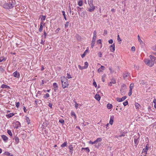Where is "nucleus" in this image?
<instances>
[{"mask_svg":"<svg viewBox=\"0 0 156 156\" xmlns=\"http://www.w3.org/2000/svg\"><path fill=\"white\" fill-rule=\"evenodd\" d=\"M86 55V53H85V51L83 53V54L81 55V57L83 58L85 56V55Z\"/></svg>","mask_w":156,"mask_h":156,"instance_id":"obj_60","label":"nucleus"},{"mask_svg":"<svg viewBox=\"0 0 156 156\" xmlns=\"http://www.w3.org/2000/svg\"><path fill=\"white\" fill-rule=\"evenodd\" d=\"M53 87L55 88L54 91H56L58 88V85L57 83H53Z\"/></svg>","mask_w":156,"mask_h":156,"instance_id":"obj_14","label":"nucleus"},{"mask_svg":"<svg viewBox=\"0 0 156 156\" xmlns=\"http://www.w3.org/2000/svg\"><path fill=\"white\" fill-rule=\"evenodd\" d=\"M43 22H41L40 24V27L39 29V31L41 32L43 30Z\"/></svg>","mask_w":156,"mask_h":156,"instance_id":"obj_13","label":"nucleus"},{"mask_svg":"<svg viewBox=\"0 0 156 156\" xmlns=\"http://www.w3.org/2000/svg\"><path fill=\"white\" fill-rule=\"evenodd\" d=\"M153 49L155 51H156V45H154L153 48Z\"/></svg>","mask_w":156,"mask_h":156,"instance_id":"obj_62","label":"nucleus"},{"mask_svg":"<svg viewBox=\"0 0 156 156\" xmlns=\"http://www.w3.org/2000/svg\"><path fill=\"white\" fill-rule=\"evenodd\" d=\"M7 133L10 136H12V132L10 130H8L7 131Z\"/></svg>","mask_w":156,"mask_h":156,"instance_id":"obj_36","label":"nucleus"},{"mask_svg":"<svg viewBox=\"0 0 156 156\" xmlns=\"http://www.w3.org/2000/svg\"><path fill=\"white\" fill-rule=\"evenodd\" d=\"M129 73H128L125 72L123 74V77L124 79H125L127 76H129Z\"/></svg>","mask_w":156,"mask_h":156,"instance_id":"obj_17","label":"nucleus"},{"mask_svg":"<svg viewBox=\"0 0 156 156\" xmlns=\"http://www.w3.org/2000/svg\"><path fill=\"white\" fill-rule=\"evenodd\" d=\"M67 76L66 77H67V78L69 79H71L72 78V77H71V75H70V74L69 73H67Z\"/></svg>","mask_w":156,"mask_h":156,"instance_id":"obj_31","label":"nucleus"},{"mask_svg":"<svg viewBox=\"0 0 156 156\" xmlns=\"http://www.w3.org/2000/svg\"><path fill=\"white\" fill-rule=\"evenodd\" d=\"M78 5L79 6H82L83 5V2L81 0H80L78 2Z\"/></svg>","mask_w":156,"mask_h":156,"instance_id":"obj_27","label":"nucleus"},{"mask_svg":"<svg viewBox=\"0 0 156 156\" xmlns=\"http://www.w3.org/2000/svg\"><path fill=\"white\" fill-rule=\"evenodd\" d=\"M144 61L145 64L150 67H152L153 66V63L151 62V60L148 59H145Z\"/></svg>","mask_w":156,"mask_h":156,"instance_id":"obj_3","label":"nucleus"},{"mask_svg":"<svg viewBox=\"0 0 156 156\" xmlns=\"http://www.w3.org/2000/svg\"><path fill=\"white\" fill-rule=\"evenodd\" d=\"M62 14H63V16H64V18L65 19V20H66L67 19H66V14H65V12L64 11H62Z\"/></svg>","mask_w":156,"mask_h":156,"instance_id":"obj_30","label":"nucleus"},{"mask_svg":"<svg viewBox=\"0 0 156 156\" xmlns=\"http://www.w3.org/2000/svg\"><path fill=\"white\" fill-rule=\"evenodd\" d=\"M13 76L14 77L18 78L19 77L20 75L19 73H17V71H16L13 73Z\"/></svg>","mask_w":156,"mask_h":156,"instance_id":"obj_12","label":"nucleus"},{"mask_svg":"<svg viewBox=\"0 0 156 156\" xmlns=\"http://www.w3.org/2000/svg\"><path fill=\"white\" fill-rule=\"evenodd\" d=\"M14 4L11 3H6L3 5V7L4 8L7 9H11L14 7Z\"/></svg>","mask_w":156,"mask_h":156,"instance_id":"obj_2","label":"nucleus"},{"mask_svg":"<svg viewBox=\"0 0 156 156\" xmlns=\"http://www.w3.org/2000/svg\"><path fill=\"white\" fill-rule=\"evenodd\" d=\"M20 105V103L19 102H18L16 103V106L17 108H18Z\"/></svg>","mask_w":156,"mask_h":156,"instance_id":"obj_54","label":"nucleus"},{"mask_svg":"<svg viewBox=\"0 0 156 156\" xmlns=\"http://www.w3.org/2000/svg\"><path fill=\"white\" fill-rule=\"evenodd\" d=\"M26 120L28 124L30 123V120L28 118H27Z\"/></svg>","mask_w":156,"mask_h":156,"instance_id":"obj_50","label":"nucleus"},{"mask_svg":"<svg viewBox=\"0 0 156 156\" xmlns=\"http://www.w3.org/2000/svg\"><path fill=\"white\" fill-rule=\"evenodd\" d=\"M4 59V57H0V62H2L3 60Z\"/></svg>","mask_w":156,"mask_h":156,"instance_id":"obj_56","label":"nucleus"},{"mask_svg":"<svg viewBox=\"0 0 156 156\" xmlns=\"http://www.w3.org/2000/svg\"><path fill=\"white\" fill-rule=\"evenodd\" d=\"M133 83H131L129 86V90H132V89L133 87Z\"/></svg>","mask_w":156,"mask_h":156,"instance_id":"obj_28","label":"nucleus"},{"mask_svg":"<svg viewBox=\"0 0 156 156\" xmlns=\"http://www.w3.org/2000/svg\"><path fill=\"white\" fill-rule=\"evenodd\" d=\"M153 102L154 103V105L156 104V99H154Z\"/></svg>","mask_w":156,"mask_h":156,"instance_id":"obj_64","label":"nucleus"},{"mask_svg":"<svg viewBox=\"0 0 156 156\" xmlns=\"http://www.w3.org/2000/svg\"><path fill=\"white\" fill-rule=\"evenodd\" d=\"M14 115V114L13 113H10L9 114H8V115H6L7 117L10 118V117H11L13 116Z\"/></svg>","mask_w":156,"mask_h":156,"instance_id":"obj_23","label":"nucleus"},{"mask_svg":"<svg viewBox=\"0 0 156 156\" xmlns=\"http://www.w3.org/2000/svg\"><path fill=\"white\" fill-rule=\"evenodd\" d=\"M113 41L112 39H110L108 41V42L109 44H112L113 43Z\"/></svg>","mask_w":156,"mask_h":156,"instance_id":"obj_58","label":"nucleus"},{"mask_svg":"<svg viewBox=\"0 0 156 156\" xmlns=\"http://www.w3.org/2000/svg\"><path fill=\"white\" fill-rule=\"evenodd\" d=\"M69 148L70 150V152H72L73 149V147L72 146H70L69 147Z\"/></svg>","mask_w":156,"mask_h":156,"instance_id":"obj_40","label":"nucleus"},{"mask_svg":"<svg viewBox=\"0 0 156 156\" xmlns=\"http://www.w3.org/2000/svg\"><path fill=\"white\" fill-rule=\"evenodd\" d=\"M69 13H71L72 12V11H71V7H70V5H69Z\"/></svg>","mask_w":156,"mask_h":156,"instance_id":"obj_61","label":"nucleus"},{"mask_svg":"<svg viewBox=\"0 0 156 156\" xmlns=\"http://www.w3.org/2000/svg\"><path fill=\"white\" fill-rule=\"evenodd\" d=\"M61 82L62 83V86L63 88L67 87L69 85L68 80L67 79L66 77L63 76L61 77Z\"/></svg>","mask_w":156,"mask_h":156,"instance_id":"obj_1","label":"nucleus"},{"mask_svg":"<svg viewBox=\"0 0 156 156\" xmlns=\"http://www.w3.org/2000/svg\"><path fill=\"white\" fill-rule=\"evenodd\" d=\"M78 67L81 70H82L83 69H84L83 68V67H81L80 65H78Z\"/></svg>","mask_w":156,"mask_h":156,"instance_id":"obj_57","label":"nucleus"},{"mask_svg":"<svg viewBox=\"0 0 156 156\" xmlns=\"http://www.w3.org/2000/svg\"><path fill=\"white\" fill-rule=\"evenodd\" d=\"M132 90H129V93L128 95L129 96H130L132 94Z\"/></svg>","mask_w":156,"mask_h":156,"instance_id":"obj_44","label":"nucleus"},{"mask_svg":"<svg viewBox=\"0 0 156 156\" xmlns=\"http://www.w3.org/2000/svg\"><path fill=\"white\" fill-rule=\"evenodd\" d=\"M78 104L76 102H75V108L76 109H77L78 107Z\"/></svg>","mask_w":156,"mask_h":156,"instance_id":"obj_53","label":"nucleus"},{"mask_svg":"<svg viewBox=\"0 0 156 156\" xmlns=\"http://www.w3.org/2000/svg\"><path fill=\"white\" fill-rule=\"evenodd\" d=\"M148 144H147L145 147V148H144L142 151V152H147L148 150V147H147Z\"/></svg>","mask_w":156,"mask_h":156,"instance_id":"obj_20","label":"nucleus"},{"mask_svg":"<svg viewBox=\"0 0 156 156\" xmlns=\"http://www.w3.org/2000/svg\"><path fill=\"white\" fill-rule=\"evenodd\" d=\"M102 139L101 138H98L95 140L96 143H97L98 142H100L101 140Z\"/></svg>","mask_w":156,"mask_h":156,"instance_id":"obj_37","label":"nucleus"},{"mask_svg":"<svg viewBox=\"0 0 156 156\" xmlns=\"http://www.w3.org/2000/svg\"><path fill=\"white\" fill-rule=\"evenodd\" d=\"M97 43L98 44H101V39H99L97 41Z\"/></svg>","mask_w":156,"mask_h":156,"instance_id":"obj_48","label":"nucleus"},{"mask_svg":"<svg viewBox=\"0 0 156 156\" xmlns=\"http://www.w3.org/2000/svg\"><path fill=\"white\" fill-rule=\"evenodd\" d=\"M77 11L78 12L79 14V12H80L81 10V8L79 7H77Z\"/></svg>","mask_w":156,"mask_h":156,"instance_id":"obj_46","label":"nucleus"},{"mask_svg":"<svg viewBox=\"0 0 156 156\" xmlns=\"http://www.w3.org/2000/svg\"><path fill=\"white\" fill-rule=\"evenodd\" d=\"M149 57L151 59V62L153 63V64L154 65V63H155L154 62L155 61V60L154 58H156L154 57V56H153L151 55H150L149 56Z\"/></svg>","mask_w":156,"mask_h":156,"instance_id":"obj_9","label":"nucleus"},{"mask_svg":"<svg viewBox=\"0 0 156 156\" xmlns=\"http://www.w3.org/2000/svg\"><path fill=\"white\" fill-rule=\"evenodd\" d=\"M110 50L112 52L114 51L115 50V45L114 44L111 45Z\"/></svg>","mask_w":156,"mask_h":156,"instance_id":"obj_11","label":"nucleus"},{"mask_svg":"<svg viewBox=\"0 0 156 156\" xmlns=\"http://www.w3.org/2000/svg\"><path fill=\"white\" fill-rule=\"evenodd\" d=\"M93 0H88V3L89 5L93 4Z\"/></svg>","mask_w":156,"mask_h":156,"instance_id":"obj_32","label":"nucleus"},{"mask_svg":"<svg viewBox=\"0 0 156 156\" xmlns=\"http://www.w3.org/2000/svg\"><path fill=\"white\" fill-rule=\"evenodd\" d=\"M98 55L99 57H102V54L101 52H99L98 53Z\"/></svg>","mask_w":156,"mask_h":156,"instance_id":"obj_42","label":"nucleus"},{"mask_svg":"<svg viewBox=\"0 0 156 156\" xmlns=\"http://www.w3.org/2000/svg\"><path fill=\"white\" fill-rule=\"evenodd\" d=\"M4 154H6V155H9V156H10V153L8 152H5L4 153Z\"/></svg>","mask_w":156,"mask_h":156,"instance_id":"obj_55","label":"nucleus"},{"mask_svg":"<svg viewBox=\"0 0 156 156\" xmlns=\"http://www.w3.org/2000/svg\"><path fill=\"white\" fill-rule=\"evenodd\" d=\"M105 68V67L104 66H101V68H99L98 69V71L99 72H102V70H103Z\"/></svg>","mask_w":156,"mask_h":156,"instance_id":"obj_21","label":"nucleus"},{"mask_svg":"<svg viewBox=\"0 0 156 156\" xmlns=\"http://www.w3.org/2000/svg\"><path fill=\"white\" fill-rule=\"evenodd\" d=\"M95 98L99 101L100 99V96L99 94H96L95 96Z\"/></svg>","mask_w":156,"mask_h":156,"instance_id":"obj_18","label":"nucleus"},{"mask_svg":"<svg viewBox=\"0 0 156 156\" xmlns=\"http://www.w3.org/2000/svg\"><path fill=\"white\" fill-rule=\"evenodd\" d=\"M126 86L125 84H123L121 87L120 89V92L122 94H124L125 90L126 89Z\"/></svg>","mask_w":156,"mask_h":156,"instance_id":"obj_4","label":"nucleus"},{"mask_svg":"<svg viewBox=\"0 0 156 156\" xmlns=\"http://www.w3.org/2000/svg\"><path fill=\"white\" fill-rule=\"evenodd\" d=\"M59 122L62 124H63L64 122V120L62 119H60L59 120Z\"/></svg>","mask_w":156,"mask_h":156,"instance_id":"obj_34","label":"nucleus"},{"mask_svg":"<svg viewBox=\"0 0 156 156\" xmlns=\"http://www.w3.org/2000/svg\"><path fill=\"white\" fill-rule=\"evenodd\" d=\"M93 37H96V31H94V32Z\"/></svg>","mask_w":156,"mask_h":156,"instance_id":"obj_52","label":"nucleus"},{"mask_svg":"<svg viewBox=\"0 0 156 156\" xmlns=\"http://www.w3.org/2000/svg\"><path fill=\"white\" fill-rule=\"evenodd\" d=\"M88 65V64L87 62H86L84 63V66H83V68L84 69H86L87 68Z\"/></svg>","mask_w":156,"mask_h":156,"instance_id":"obj_22","label":"nucleus"},{"mask_svg":"<svg viewBox=\"0 0 156 156\" xmlns=\"http://www.w3.org/2000/svg\"><path fill=\"white\" fill-rule=\"evenodd\" d=\"M139 138V135L137 136H135L134 139V142L136 145H137L139 141L138 140Z\"/></svg>","mask_w":156,"mask_h":156,"instance_id":"obj_8","label":"nucleus"},{"mask_svg":"<svg viewBox=\"0 0 156 156\" xmlns=\"http://www.w3.org/2000/svg\"><path fill=\"white\" fill-rule=\"evenodd\" d=\"M50 95L49 94L47 93L44 96V98H45L47 99V98L49 97Z\"/></svg>","mask_w":156,"mask_h":156,"instance_id":"obj_29","label":"nucleus"},{"mask_svg":"<svg viewBox=\"0 0 156 156\" xmlns=\"http://www.w3.org/2000/svg\"><path fill=\"white\" fill-rule=\"evenodd\" d=\"M135 106L136 108H138L139 106H140V105L138 104V103H136L135 104Z\"/></svg>","mask_w":156,"mask_h":156,"instance_id":"obj_41","label":"nucleus"},{"mask_svg":"<svg viewBox=\"0 0 156 156\" xmlns=\"http://www.w3.org/2000/svg\"><path fill=\"white\" fill-rule=\"evenodd\" d=\"M89 143L90 144H96L97 143H96V141L95 140V141H94V142H92L91 141H89Z\"/></svg>","mask_w":156,"mask_h":156,"instance_id":"obj_38","label":"nucleus"},{"mask_svg":"<svg viewBox=\"0 0 156 156\" xmlns=\"http://www.w3.org/2000/svg\"><path fill=\"white\" fill-rule=\"evenodd\" d=\"M71 115H73L74 116V118L75 119H76V115L75 114V112H72L71 113Z\"/></svg>","mask_w":156,"mask_h":156,"instance_id":"obj_26","label":"nucleus"},{"mask_svg":"<svg viewBox=\"0 0 156 156\" xmlns=\"http://www.w3.org/2000/svg\"><path fill=\"white\" fill-rule=\"evenodd\" d=\"M131 50L132 51H134L135 50V47H134V46L132 47L131 48Z\"/></svg>","mask_w":156,"mask_h":156,"instance_id":"obj_47","label":"nucleus"},{"mask_svg":"<svg viewBox=\"0 0 156 156\" xmlns=\"http://www.w3.org/2000/svg\"><path fill=\"white\" fill-rule=\"evenodd\" d=\"M112 107V105L111 104H108L107 106V108L108 109H111Z\"/></svg>","mask_w":156,"mask_h":156,"instance_id":"obj_24","label":"nucleus"},{"mask_svg":"<svg viewBox=\"0 0 156 156\" xmlns=\"http://www.w3.org/2000/svg\"><path fill=\"white\" fill-rule=\"evenodd\" d=\"M83 149H85V150H86L88 152H89L90 151V150L88 147H86V148L82 147L81 148V150L82 151L83 150Z\"/></svg>","mask_w":156,"mask_h":156,"instance_id":"obj_25","label":"nucleus"},{"mask_svg":"<svg viewBox=\"0 0 156 156\" xmlns=\"http://www.w3.org/2000/svg\"><path fill=\"white\" fill-rule=\"evenodd\" d=\"M128 104V102L127 101H126L124 102L123 103V104L124 106H126Z\"/></svg>","mask_w":156,"mask_h":156,"instance_id":"obj_45","label":"nucleus"},{"mask_svg":"<svg viewBox=\"0 0 156 156\" xmlns=\"http://www.w3.org/2000/svg\"><path fill=\"white\" fill-rule=\"evenodd\" d=\"M96 37H93L92 40L91 42V47L92 48L94 47V46Z\"/></svg>","mask_w":156,"mask_h":156,"instance_id":"obj_10","label":"nucleus"},{"mask_svg":"<svg viewBox=\"0 0 156 156\" xmlns=\"http://www.w3.org/2000/svg\"><path fill=\"white\" fill-rule=\"evenodd\" d=\"M93 85L95 87H96L97 86L96 83L95 82H94L93 83Z\"/></svg>","mask_w":156,"mask_h":156,"instance_id":"obj_59","label":"nucleus"},{"mask_svg":"<svg viewBox=\"0 0 156 156\" xmlns=\"http://www.w3.org/2000/svg\"><path fill=\"white\" fill-rule=\"evenodd\" d=\"M67 144V143L66 142H64L61 145V147H65Z\"/></svg>","mask_w":156,"mask_h":156,"instance_id":"obj_35","label":"nucleus"},{"mask_svg":"<svg viewBox=\"0 0 156 156\" xmlns=\"http://www.w3.org/2000/svg\"><path fill=\"white\" fill-rule=\"evenodd\" d=\"M69 25V22H67L65 24V27H66V28L67 27H68Z\"/></svg>","mask_w":156,"mask_h":156,"instance_id":"obj_39","label":"nucleus"},{"mask_svg":"<svg viewBox=\"0 0 156 156\" xmlns=\"http://www.w3.org/2000/svg\"><path fill=\"white\" fill-rule=\"evenodd\" d=\"M15 141L17 143H18L19 141V139L18 137H16L15 138Z\"/></svg>","mask_w":156,"mask_h":156,"instance_id":"obj_51","label":"nucleus"},{"mask_svg":"<svg viewBox=\"0 0 156 156\" xmlns=\"http://www.w3.org/2000/svg\"><path fill=\"white\" fill-rule=\"evenodd\" d=\"M117 41L118 42H121L122 41L119 35L117 36Z\"/></svg>","mask_w":156,"mask_h":156,"instance_id":"obj_33","label":"nucleus"},{"mask_svg":"<svg viewBox=\"0 0 156 156\" xmlns=\"http://www.w3.org/2000/svg\"><path fill=\"white\" fill-rule=\"evenodd\" d=\"M85 12H83L81 14V16L82 17H84L85 16Z\"/></svg>","mask_w":156,"mask_h":156,"instance_id":"obj_43","label":"nucleus"},{"mask_svg":"<svg viewBox=\"0 0 156 156\" xmlns=\"http://www.w3.org/2000/svg\"><path fill=\"white\" fill-rule=\"evenodd\" d=\"M126 98V96H124L122 97L121 98H116V100L117 101L120 102H122Z\"/></svg>","mask_w":156,"mask_h":156,"instance_id":"obj_7","label":"nucleus"},{"mask_svg":"<svg viewBox=\"0 0 156 156\" xmlns=\"http://www.w3.org/2000/svg\"><path fill=\"white\" fill-rule=\"evenodd\" d=\"M46 18V16H42V18H41V20H44Z\"/></svg>","mask_w":156,"mask_h":156,"instance_id":"obj_49","label":"nucleus"},{"mask_svg":"<svg viewBox=\"0 0 156 156\" xmlns=\"http://www.w3.org/2000/svg\"><path fill=\"white\" fill-rule=\"evenodd\" d=\"M114 120V117L113 116L111 117L109 123L110 124L112 125L113 123Z\"/></svg>","mask_w":156,"mask_h":156,"instance_id":"obj_15","label":"nucleus"},{"mask_svg":"<svg viewBox=\"0 0 156 156\" xmlns=\"http://www.w3.org/2000/svg\"><path fill=\"white\" fill-rule=\"evenodd\" d=\"M1 88H5V89L10 88V87L9 86L7 85H5V84H4L2 85Z\"/></svg>","mask_w":156,"mask_h":156,"instance_id":"obj_16","label":"nucleus"},{"mask_svg":"<svg viewBox=\"0 0 156 156\" xmlns=\"http://www.w3.org/2000/svg\"><path fill=\"white\" fill-rule=\"evenodd\" d=\"M2 139H3V140L5 141H7L8 139V137L4 135H2Z\"/></svg>","mask_w":156,"mask_h":156,"instance_id":"obj_19","label":"nucleus"},{"mask_svg":"<svg viewBox=\"0 0 156 156\" xmlns=\"http://www.w3.org/2000/svg\"><path fill=\"white\" fill-rule=\"evenodd\" d=\"M116 83V81L115 79L114 78H112L111 80V81L108 83V85L110 86H111L112 85V84H115Z\"/></svg>","mask_w":156,"mask_h":156,"instance_id":"obj_6","label":"nucleus"},{"mask_svg":"<svg viewBox=\"0 0 156 156\" xmlns=\"http://www.w3.org/2000/svg\"><path fill=\"white\" fill-rule=\"evenodd\" d=\"M46 83V81L42 80V81L41 84H43L44 83Z\"/></svg>","mask_w":156,"mask_h":156,"instance_id":"obj_63","label":"nucleus"},{"mask_svg":"<svg viewBox=\"0 0 156 156\" xmlns=\"http://www.w3.org/2000/svg\"><path fill=\"white\" fill-rule=\"evenodd\" d=\"M90 8L89 9L88 11L90 12H92L94 11L95 7L93 4L89 5Z\"/></svg>","mask_w":156,"mask_h":156,"instance_id":"obj_5","label":"nucleus"}]
</instances>
